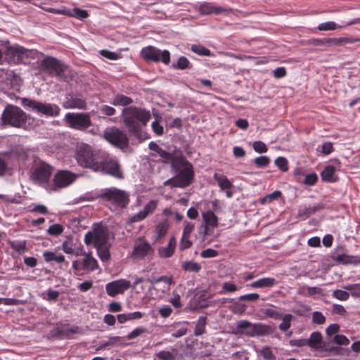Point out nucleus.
I'll use <instances>...</instances> for the list:
<instances>
[{
  "label": "nucleus",
  "instance_id": "nucleus-1",
  "mask_svg": "<svg viewBox=\"0 0 360 360\" xmlns=\"http://www.w3.org/2000/svg\"><path fill=\"white\" fill-rule=\"evenodd\" d=\"M122 115L125 126L129 134L140 141L149 138L146 132L142 130L150 120L151 115L148 110L135 106L124 108Z\"/></svg>",
  "mask_w": 360,
  "mask_h": 360
},
{
  "label": "nucleus",
  "instance_id": "nucleus-2",
  "mask_svg": "<svg viewBox=\"0 0 360 360\" xmlns=\"http://www.w3.org/2000/svg\"><path fill=\"white\" fill-rule=\"evenodd\" d=\"M109 239L110 231L108 226L101 223H94L92 230L85 234L84 240L86 245H93L99 259L103 262H106L110 259V248L112 244Z\"/></svg>",
  "mask_w": 360,
  "mask_h": 360
},
{
  "label": "nucleus",
  "instance_id": "nucleus-3",
  "mask_svg": "<svg viewBox=\"0 0 360 360\" xmlns=\"http://www.w3.org/2000/svg\"><path fill=\"white\" fill-rule=\"evenodd\" d=\"M171 169L175 174L178 188H184L193 183L195 176L193 166L181 153L174 160Z\"/></svg>",
  "mask_w": 360,
  "mask_h": 360
},
{
  "label": "nucleus",
  "instance_id": "nucleus-4",
  "mask_svg": "<svg viewBox=\"0 0 360 360\" xmlns=\"http://www.w3.org/2000/svg\"><path fill=\"white\" fill-rule=\"evenodd\" d=\"M86 195H89L86 194ZM85 198L89 201L101 199L110 203L116 207L124 209L130 202V193L127 191L116 187H110L102 189L100 193L94 196H87Z\"/></svg>",
  "mask_w": 360,
  "mask_h": 360
},
{
  "label": "nucleus",
  "instance_id": "nucleus-5",
  "mask_svg": "<svg viewBox=\"0 0 360 360\" xmlns=\"http://www.w3.org/2000/svg\"><path fill=\"white\" fill-rule=\"evenodd\" d=\"M21 104L24 108L46 117H57L60 112V108L56 104L43 103L27 98H22Z\"/></svg>",
  "mask_w": 360,
  "mask_h": 360
},
{
  "label": "nucleus",
  "instance_id": "nucleus-6",
  "mask_svg": "<svg viewBox=\"0 0 360 360\" xmlns=\"http://www.w3.org/2000/svg\"><path fill=\"white\" fill-rule=\"evenodd\" d=\"M26 115L19 107L8 105L1 115V124L20 127L25 124Z\"/></svg>",
  "mask_w": 360,
  "mask_h": 360
},
{
  "label": "nucleus",
  "instance_id": "nucleus-7",
  "mask_svg": "<svg viewBox=\"0 0 360 360\" xmlns=\"http://www.w3.org/2000/svg\"><path fill=\"white\" fill-rule=\"evenodd\" d=\"M75 157L80 166L90 168L94 171H95L99 161L98 154L92 150L91 148L88 145L78 147Z\"/></svg>",
  "mask_w": 360,
  "mask_h": 360
},
{
  "label": "nucleus",
  "instance_id": "nucleus-8",
  "mask_svg": "<svg viewBox=\"0 0 360 360\" xmlns=\"http://www.w3.org/2000/svg\"><path fill=\"white\" fill-rule=\"evenodd\" d=\"M64 120L69 127L79 131H84L92 125L88 112H67Z\"/></svg>",
  "mask_w": 360,
  "mask_h": 360
},
{
  "label": "nucleus",
  "instance_id": "nucleus-9",
  "mask_svg": "<svg viewBox=\"0 0 360 360\" xmlns=\"http://www.w3.org/2000/svg\"><path fill=\"white\" fill-rule=\"evenodd\" d=\"M103 137L110 143L120 149L126 148L129 145V139L125 132L116 127L106 128Z\"/></svg>",
  "mask_w": 360,
  "mask_h": 360
},
{
  "label": "nucleus",
  "instance_id": "nucleus-10",
  "mask_svg": "<svg viewBox=\"0 0 360 360\" xmlns=\"http://www.w3.org/2000/svg\"><path fill=\"white\" fill-rule=\"evenodd\" d=\"M141 56L148 61L159 62L168 65L170 62V53L167 50L160 51L155 46H144L141 51Z\"/></svg>",
  "mask_w": 360,
  "mask_h": 360
},
{
  "label": "nucleus",
  "instance_id": "nucleus-11",
  "mask_svg": "<svg viewBox=\"0 0 360 360\" xmlns=\"http://www.w3.org/2000/svg\"><path fill=\"white\" fill-rule=\"evenodd\" d=\"M95 172H101L119 179L123 178L119 162L114 158H105L103 161H98Z\"/></svg>",
  "mask_w": 360,
  "mask_h": 360
},
{
  "label": "nucleus",
  "instance_id": "nucleus-12",
  "mask_svg": "<svg viewBox=\"0 0 360 360\" xmlns=\"http://www.w3.org/2000/svg\"><path fill=\"white\" fill-rule=\"evenodd\" d=\"M51 174L52 167L49 165L42 162L34 169L31 177L35 183L46 187L49 184Z\"/></svg>",
  "mask_w": 360,
  "mask_h": 360
},
{
  "label": "nucleus",
  "instance_id": "nucleus-13",
  "mask_svg": "<svg viewBox=\"0 0 360 360\" xmlns=\"http://www.w3.org/2000/svg\"><path fill=\"white\" fill-rule=\"evenodd\" d=\"M72 268L76 271L93 272L99 268L97 259L94 257L92 252L89 251L82 259L72 262Z\"/></svg>",
  "mask_w": 360,
  "mask_h": 360
},
{
  "label": "nucleus",
  "instance_id": "nucleus-14",
  "mask_svg": "<svg viewBox=\"0 0 360 360\" xmlns=\"http://www.w3.org/2000/svg\"><path fill=\"white\" fill-rule=\"evenodd\" d=\"M68 323H57L47 335L48 339H68L72 334L78 332V327L69 328Z\"/></svg>",
  "mask_w": 360,
  "mask_h": 360
},
{
  "label": "nucleus",
  "instance_id": "nucleus-15",
  "mask_svg": "<svg viewBox=\"0 0 360 360\" xmlns=\"http://www.w3.org/2000/svg\"><path fill=\"white\" fill-rule=\"evenodd\" d=\"M41 67L44 68L51 75L61 76L65 66L60 60L53 57H46L41 61Z\"/></svg>",
  "mask_w": 360,
  "mask_h": 360
},
{
  "label": "nucleus",
  "instance_id": "nucleus-16",
  "mask_svg": "<svg viewBox=\"0 0 360 360\" xmlns=\"http://www.w3.org/2000/svg\"><path fill=\"white\" fill-rule=\"evenodd\" d=\"M131 287V283L126 279H118L105 285V290L107 294L114 297L117 295L124 293L127 290Z\"/></svg>",
  "mask_w": 360,
  "mask_h": 360
},
{
  "label": "nucleus",
  "instance_id": "nucleus-17",
  "mask_svg": "<svg viewBox=\"0 0 360 360\" xmlns=\"http://www.w3.org/2000/svg\"><path fill=\"white\" fill-rule=\"evenodd\" d=\"M77 175L68 170L58 172L53 178V184L56 188H65L72 184L77 179Z\"/></svg>",
  "mask_w": 360,
  "mask_h": 360
},
{
  "label": "nucleus",
  "instance_id": "nucleus-18",
  "mask_svg": "<svg viewBox=\"0 0 360 360\" xmlns=\"http://www.w3.org/2000/svg\"><path fill=\"white\" fill-rule=\"evenodd\" d=\"M86 106V100L82 96L74 94H66L63 103V107L65 109L85 110Z\"/></svg>",
  "mask_w": 360,
  "mask_h": 360
},
{
  "label": "nucleus",
  "instance_id": "nucleus-19",
  "mask_svg": "<svg viewBox=\"0 0 360 360\" xmlns=\"http://www.w3.org/2000/svg\"><path fill=\"white\" fill-rule=\"evenodd\" d=\"M158 205L157 200H150L138 213L133 215L129 219L130 223H135L145 219L150 214H152L156 209Z\"/></svg>",
  "mask_w": 360,
  "mask_h": 360
},
{
  "label": "nucleus",
  "instance_id": "nucleus-20",
  "mask_svg": "<svg viewBox=\"0 0 360 360\" xmlns=\"http://www.w3.org/2000/svg\"><path fill=\"white\" fill-rule=\"evenodd\" d=\"M274 329L269 325L262 323H252V329L245 331V335L250 337L264 336L271 335Z\"/></svg>",
  "mask_w": 360,
  "mask_h": 360
},
{
  "label": "nucleus",
  "instance_id": "nucleus-21",
  "mask_svg": "<svg viewBox=\"0 0 360 360\" xmlns=\"http://www.w3.org/2000/svg\"><path fill=\"white\" fill-rule=\"evenodd\" d=\"M213 179L217 182L221 191H224L229 198H231L233 192L231 191L233 184L229 181L226 176L223 174L215 172Z\"/></svg>",
  "mask_w": 360,
  "mask_h": 360
},
{
  "label": "nucleus",
  "instance_id": "nucleus-22",
  "mask_svg": "<svg viewBox=\"0 0 360 360\" xmlns=\"http://www.w3.org/2000/svg\"><path fill=\"white\" fill-rule=\"evenodd\" d=\"M152 250V247L148 242L139 240L134 246L132 257L136 259H143Z\"/></svg>",
  "mask_w": 360,
  "mask_h": 360
},
{
  "label": "nucleus",
  "instance_id": "nucleus-23",
  "mask_svg": "<svg viewBox=\"0 0 360 360\" xmlns=\"http://www.w3.org/2000/svg\"><path fill=\"white\" fill-rule=\"evenodd\" d=\"M324 205L319 202L314 205H301L298 207L297 217L302 220H306L311 214H315L318 210H322Z\"/></svg>",
  "mask_w": 360,
  "mask_h": 360
},
{
  "label": "nucleus",
  "instance_id": "nucleus-24",
  "mask_svg": "<svg viewBox=\"0 0 360 360\" xmlns=\"http://www.w3.org/2000/svg\"><path fill=\"white\" fill-rule=\"evenodd\" d=\"M354 24H360V18H355L342 25L337 24L335 22L333 21H327L321 22L318 25L317 29L319 31H333Z\"/></svg>",
  "mask_w": 360,
  "mask_h": 360
},
{
  "label": "nucleus",
  "instance_id": "nucleus-25",
  "mask_svg": "<svg viewBox=\"0 0 360 360\" xmlns=\"http://www.w3.org/2000/svg\"><path fill=\"white\" fill-rule=\"evenodd\" d=\"M139 285H140L141 290H137V293H141L146 296H148L149 295L150 291L155 289V286H153V285H149L145 277L136 276L134 283L132 285H131V287L134 289Z\"/></svg>",
  "mask_w": 360,
  "mask_h": 360
},
{
  "label": "nucleus",
  "instance_id": "nucleus-26",
  "mask_svg": "<svg viewBox=\"0 0 360 360\" xmlns=\"http://www.w3.org/2000/svg\"><path fill=\"white\" fill-rule=\"evenodd\" d=\"M229 10L221 6H217L211 3H203L199 6V12L202 15L220 14Z\"/></svg>",
  "mask_w": 360,
  "mask_h": 360
},
{
  "label": "nucleus",
  "instance_id": "nucleus-27",
  "mask_svg": "<svg viewBox=\"0 0 360 360\" xmlns=\"http://www.w3.org/2000/svg\"><path fill=\"white\" fill-rule=\"evenodd\" d=\"M43 258L46 263H52L61 265L64 263L68 264L65 257L62 254H58L55 252L46 250L43 252Z\"/></svg>",
  "mask_w": 360,
  "mask_h": 360
},
{
  "label": "nucleus",
  "instance_id": "nucleus-28",
  "mask_svg": "<svg viewBox=\"0 0 360 360\" xmlns=\"http://www.w3.org/2000/svg\"><path fill=\"white\" fill-rule=\"evenodd\" d=\"M202 219L206 224V226L204 229V235L209 233V228L207 226H212L213 228L217 227L218 218L212 211L209 210L202 213Z\"/></svg>",
  "mask_w": 360,
  "mask_h": 360
},
{
  "label": "nucleus",
  "instance_id": "nucleus-29",
  "mask_svg": "<svg viewBox=\"0 0 360 360\" xmlns=\"http://www.w3.org/2000/svg\"><path fill=\"white\" fill-rule=\"evenodd\" d=\"M176 241L173 236L170 238L168 245L166 247H161L158 249V253L160 257L169 258L171 257L176 248Z\"/></svg>",
  "mask_w": 360,
  "mask_h": 360
},
{
  "label": "nucleus",
  "instance_id": "nucleus-30",
  "mask_svg": "<svg viewBox=\"0 0 360 360\" xmlns=\"http://www.w3.org/2000/svg\"><path fill=\"white\" fill-rule=\"evenodd\" d=\"M56 13L63 14L68 16L75 17L78 19L82 20L88 17V13L86 10H82L79 8H75L72 10L70 9H62L57 10Z\"/></svg>",
  "mask_w": 360,
  "mask_h": 360
},
{
  "label": "nucleus",
  "instance_id": "nucleus-31",
  "mask_svg": "<svg viewBox=\"0 0 360 360\" xmlns=\"http://www.w3.org/2000/svg\"><path fill=\"white\" fill-rule=\"evenodd\" d=\"M334 260L340 264H360V257L351 256L346 254H337L334 256Z\"/></svg>",
  "mask_w": 360,
  "mask_h": 360
},
{
  "label": "nucleus",
  "instance_id": "nucleus-32",
  "mask_svg": "<svg viewBox=\"0 0 360 360\" xmlns=\"http://www.w3.org/2000/svg\"><path fill=\"white\" fill-rule=\"evenodd\" d=\"M276 281L274 278L266 277L258 279L249 285L253 288H271L276 284Z\"/></svg>",
  "mask_w": 360,
  "mask_h": 360
},
{
  "label": "nucleus",
  "instance_id": "nucleus-33",
  "mask_svg": "<svg viewBox=\"0 0 360 360\" xmlns=\"http://www.w3.org/2000/svg\"><path fill=\"white\" fill-rule=\"evenodd\" d=\"M335 168L333 165H327L321 172V177L323 181L335 182L337 178L335 177Z\"/></svg>",
  "mask_w": 360,
  "mask_h": 360
},
{
  "label": "nucleus",
  "instance_id": "nucleus-34",
  "mask_svg": "<svg viewBox=\"0 0 360 360\" xmlns=\"http://www.w3.org/2000/svg\"><path fill=\"white\" fill-rule=\"evenodd\" d=\"M360 41L359 38L353 37H341L338 38H330L326 39L325 43L331 44L332 45H340L342 44H353Z\"/></svg>",
  "mask_w": 360,
  "mask_h": 360
},
{
  "label": "nucleus",
  "instance_id": "nucleus-35",
  "mask_svg": "<svg viewBox=\"0 0 360 360\" xmlns=\"http://www.w3.org/2000/svg\"><path fill=\"white\" fill-rule=\"evenodd\" d=\"M171 68L178 70H190L192 68V64L186 57L180 56L176 62L172 64Z\"/></svg>",
  "mask_w": 360,
  "mask_h": 360
},
{
  "label": "nucleus",
  "instance_id": "nucleus-36",
  "mask_svg": "<svg viewBox=\"0 0 360 360\" xmlns=\"http://www.w3.org/2000/svg\"><path fill=\"white\" fill-rule=\"evenodd\" d=\"M307 345L313 349H319L321 347L322 335L319 331L313 332L309 338L307 339Z\"/></svg>",
  "mask_w": 360,
  "mask_h": 360
},
{
  "label": "nucleus",
  "instance_id": "nucleus-37",
  "mask_svg": "<svg viewBox=\"0 0 360 360\" xmlns=\"http://www.w3.org/2000/svg\"><path fill=\"white\" fill-rule=\"evenodd\" d=\"M262 312L268 318L274 320H281L283 318L284 314L276 307L264 308L262 309Z\"/></svg>",
  "mask_w": 360,
  "mask_h": 360
},
{
  "label": "nucleus",
  "instance_id": "nucleus-38",
  "mask_svg": "<svg viewBox=\"0 0 360 360\" xmlns=\"http://www.w3.org/2000/svg\"><path fill=\"white\" fill-rule=\"evenodd\" d=\"M133 102L132 99L123 94H117L110 101V103L115 106H127Z\"/></svg>",
  "mask_w": 360,
  "mask_h": 360
},
{
  "label": "nucleus",
  "instance_id": "nucleus-39",
  "mask_svg": "<svg viewBox=\"0 0 360 360\" xmlns=\"http://www.w3.org/2000/svg\"><path fill=\"white\" fill-rule=\"evenodd\" d=\"M207 324V317L201 316L198 318L194 330L195 336H200L205 332V326Z\"/></svg>",
  "mask_w": 360,
  "mask_h": 360
},
{
  "label": "nucleus",
  "instance_id": "nucleus-40",
  "mask_svg": "<svg viewBox=\"0 0 360 360\" xmlns=\"http://www.w3.org/2000/svg\"><path fill=\"white\" fill-rule=\"evenodd\" d=\"M293 319V316L290 314H284L283 318L281 319L282 322L279 324L278 328L283 332L288 331L291 327V321Z\"/></svg>",
  "mask_w": 360,
  "mask_h": 360
},
{
  "label": "nucleus",
  "instance_id": "nucleus-41",
  "mask_svg": "<svg viewBox=\"0 0 360 360\" xmlns=\"http://www.w3.org/2000/svg\"><path fill=\"white\" fill-rule=\"evenodd\" d=\"M282 193L280 191H275L271 193L267 194L265 196L259 199V202L261 204H269L274 200H276L278 199L280 197H281Z\"/></svg>",
  "mask_w": 360,
  "mask_h": 360
},
{
  "label": "nucleus",
  "instance_id": "nucleus-42",
  "mask_svg": "<svg viewBox=\"0 0 360 360\" xmlns=\"http://www.w3.org/2000/svg\"><path fill=\"white\" fill-rule=\"evenodd\" d=\"M182 269L186 271L198 272L201 269V266L197 262L193 261H186L182 264Z\"/></svg>",
  "mask_w": 360,
  "mask_h": 360
},
{
  "label": "nucleus",
  "instance_id": "nucleus-43",
  "mask_svg": "<svg viewBox=\"0 0 360 360\" xmlns=\"http://www.w3.org/2000/svg\"><path fill=\"white\" fill-rule=\"evenodd\" d=\"M169 228V224L167 221L160 222L155 227V233L158 235V238L164 237Z\"/></svg>",
  "mask_w": 360,
  "mask_h": 360
},
{
  "label": "nucleus",
  "instance_id": "nucleus-44",
  "mask_svg": "<svg viewBox=\"0 0 360 360\" xmlns=\"http://www.w3.org/2000/svg\"><path fill=\"white\" fill-rule=\"evenodd\" d=\"M252 323L247 320L239 321L236 323V328L239 333L245 335V331L251 330Z\"/></svg>",
  "mask_w": 360,
  "mask_h": 360
},
{
  "label": "nucleus",
  "instance_id": "nucleus-45",
  "mask_svg": "<svg viewBox=\"0 0 360 360\" xmlns=\"http://www.w3.org/2000/svg\"><path fill=\"white\" fill-rule=\"evenodd\" d=\"M98 112L103 115L112 116L115 115L116 110L108 105H101L98 107Z\"/></svg>",
  "mask_w": 360,
  "mask_h": 360
},
{
  "label": "nucleus",
  "instance_id": "nucleus-46",
  "mask_svg": "<svg viewBox=\"0 0 360 360\" xmlns=\"http://www.w3.org/2000/svg\"><path fill=\"white\" fill-rule=\"evenodd\" d=\"M326 321V316L319 311L312 312L311 314V322L316 325H322L325 323Z\"/></svg>",
  "mask_w": 360,
  "mask_h": 360
},
{
  "label": "nucleus",
  "instance_id": "nucleus-47",
  "mask_svg": "<svg viewBox=\"0 0 360 360\" xmlns=\"http://www.w3.org/2000/svg\"><path fill=\"white\" fill-rule=\"evenodd\" d=\"M159 156L162 159L165 163L170 162V165L173 162L174 160L177 157L178 155H174L173 154L167 152L162 148L158 152Z\"/></svg>",
  "mask_w": 360,
  "mask_h": 360
},
{
  "label": "nucleus",
  "instance_id": "nucleus-48",
  "mask_svg": "<svg viewBox=\"0 0 360 360\" xmlns=\"http://www.w3.org/2000/svg\"><path fill=\"white\" fill-rule=\"evenodd\" d=\"M344 289L350 291L353 297H360V283L348 284L344 286Z\"/></svg>",
  "mask_w": 360,
  "mask_h": 360
},
{
  "label": "nucleus",
  "instance_id": "nucleus-49",
  "mask_svg": "<svg viewBox=\"0 0 360 360\" xmlns=\"http://www.w3.org/2000/svg\"><path fill=\"white\" fill-rule=\"evenodd\" d=\"M64 228L59 224H54L51 225L48 230L47 233L50 236H57L63 232Z\"/></svg>",
  "mask_w": 360,
  "mask_h": 360
},
{
  "label": "nucleus",
  "instance_id": "nucleus-50",
  "mask_svg": "<svg viewBox=\"0 0 360 360\" xmlns=\"http://www.w3.org/2000/svg\"><path fill=\"white\" fill-rule=\"evenodd\" d=\"M275 165L282 172H287L288 170V162L285 158L278 157L275 160Z\"/></svg>",
  "mask_w": 360,
  "mask_h": 360
},
{
  "label": "nucleus",
  "instance_id": "nucleus-51",
  "mask_svg": "<svg viewBox=\"0 0 360 360\" xmlns=\"http://www.w3.org/2000/svg\"><path fill=\"white\" fill-rule=\"evenodd\" d=\"M11 247L20 255L24 253L26 250L25 241H13L11 243Z\"/></svg>",
  "mask_w": 360,
  "mask_h": 360
},
{
  "label": "nucleus",
  "instance_id": "nucleus-52",
  "mask_svg": "<svg viewBox=\"0 0 360 360\" xmlns=\"http://www.w3.org/2000/svg\"><path fill=\"white\" fill-rule=\"evenodd\" d=\"M146 333H148L147 328L143 326H139L134 328L131 333H129L126 336V338H127L128 340H132Z\"/></svg>",
  "mask_w": 360,
  "mask_h": 360
},
{
  "label": "nucleus",
  "instance_id": "nucleus-53",
  "mask_svg": "<svg viewBox=\"0 0 360 360\" xmlns=\"http://www.w3.org/2000/svg\"><path fill=\"white\" fill-rule=\"evenodd\" d=\"M332 296L341 301H346L349 298V293L342 290H335L333 292Z\"/></svg>",
  "mask_w": 360,
  "mask_h": 360
},
{
  "label": "nucleus",
  "instance_id": "nucleus-54",
  "mask_svg": "<svg viewBox=\"0 0 360 360\" xmlns=\"http://www.w3.org/2000/svg\"><path fill=\"white\" fill-rule=\"evenodd\" d=\"M254 150L258 153H264L267 152L268 148L266 144L262 141H256L252 143Z\"/></svg>",
  "mask_w": 360,
  "mask_h": 360
},
{
  "label": "nucleus",
  "instance_id": "nucleus-55",
  "mask_svg": "<svg viewBox=\"0 0 360 360\" xmlns=\"http://www.w3.org/2000/svg\"><path fill=\"white\" fill-rule=\"evenodd\" d=\"M254 162L258 168H263L269 164L270 158L267 156H259L254 160Z\"/></svg>",
  "mask_w": 360,
  "mask_h": 360
},
{
  "label": "nucleus",
  "instance_id": "nucleus-56",
  "mask_svg": "<svg viewBox=\"0 0 360 360\" xmlns=\"http://www.w3.org/2000/svg\"><path fill=\"white\" fill-rule=\"evenodd\" d=\"M100 54L110 60H117L120 58V53L117 52H112L106 49L100 51Z\"/></svg>",
  "mask_w": 360,
  "mask_h": 360
},
{
  "label": "nucleus",
  "instance_id": "nucleus-57",
  "mask_svg": "<svg viewBox=\"0 0 360 360\" xmlns=\"http://www.w3.org/2000/svg\"><path fill=\"white\" fill-rule=\"evenodd\" d=\"M260 353L265 360H276L275 355L273 354L271 348L268 346L263 347L260 351Z\"/></svg>",
  "mask_w": 360,
  "mask_h": 360
},
{
  "label": "nucleus",
  "instance_id": "nucleus-58",
  "mask_svg": "<svg viewBox=\"0 0 360 360\" xmlns=\"http://www.w3.org/2000/svg\"><path fill=\"white\" fill-rule=\"evenodd\" d=\"M191 50L200 55L205 56H212L211 52L209 49H207L205 46H191Z\"/></svg>",
  "mask_w": 360,
  "mask_h": 360
},
{
  "label": "nucleus",
  "instance_id": "nucleus-59",
  "mask_svg": "<svg viewBox=\"0 0 360 360\" xmlns=\"http://www.w3.org/2000/svg\"><path fill=\"white\" fill-rule=\"evenodd\" d=\"M158 359L161 360H174L175 357L172 352L169 351H160L156 354Z\"/></svg>",
  "mask_w": 360,
  "mask_h": 360
},
{
  "label": "nucleus",
  "instance_id": "nucleus-60",
  "mask_svg": "<svg viewBox=\"0 0 360 360\" xmlns=\"http://www.w3.org/2000/svg\"><path fill=\"white\" fill-rule=\"evenodd\" d=\"M158 313L161 317L166 319L172 314V309L169 305H163L159 309Z\"/></svg>",
  "mask_w": 360,
  "mask_h": 360
},
{
  "label": "nucleus",
  "instance_id": "nucleus-61",
  "mask_svg": "<svg viewBox=\"0 0 360 360\" xmlns=\"http://www.w3.org/2000/svg\"><path fill=\"white\" fill-rule=\"evenodd\" d=\"M321 148V153L324 155H329L333 152L334 148L331 142L323 143L321 146H319L318 148Z\"/></svg>",
  "mask_w": 360,
  "mask_h": 360
},
{
  "label": "nucleus",
  "instance_id": "nucleus-62",
  "mask_svg": "<svg viewBox=\"0 0 360 360\" xmlns=\"http://www.w3.org/2000/svg\"><path fill=\"white\" fill-rule=\"evenodd\" d=\"M333 342L340 345H348L349 339L344 335H335L333 338Z\"/></svg>",
  "mask_w": 360,
  "mask_h": 360
},
{
  "label": "nucleus",
  "instance_id": "nucleus-63",
  "mask_svg": "<svg viewBox=\"0 0 360 360\" xmlns=\"http://www.w3.org/2000/svg\"><path fill=\"white\" fill-rule=\"evenodd\" d=\"M259 298V295L257 293H250L240 295L238 299L241 301L255 302Z\"/></svg>",
  "mask_w": 360,
  "mask_h": 360
},
{
  "label": "nucleus",
  "instance_id": "nucleus-64",
  "mask_svg": "<svg viewBox=\"0 0 360 360\" xmlns=\"http://www.w3.org/2000/svg\"><path fill=\"white\" fill-rule=\"evenodd\" d=\"M318 180V176L315 173L308 174L305 176L304 184L308 186L314 185Z\"/></svg>",
  "mask_w": 360,
  "mask_h": 360
}]
</instances>
